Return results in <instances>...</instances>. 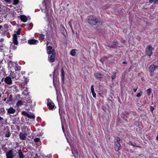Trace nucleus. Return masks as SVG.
I'll use <instances>...</instances> for the list:
<instances>
[{
  "label": "nucleus",
  "mask_w": 158,
  "mask_h": 158,
  "mask_svg": "<svg viewBox=\"0 0 158 158\" xmlns=\"http://www.w3.org/2000/svg\"><path fill=\"white\" fill-rule=\"evenodd\" d=\"M88 22L90 24L96 25L101 23V20L99 17L91 15L88 17Z\"/></svg>",
  "instance_id": "f257e3e1"
},
{
  "label": "nucleus",
  "mask_w": 158,
  "mask_h": 158,
  "mask_svg": "<svg viewBox=\"0 0 158 158\" xmlns=\"http://www.w3.org/2000/svg\"><path fill=\"white\" fill-rule=\"evenodd\" d=\"M10 72V76L7 77L4 79V80L5 82L8 85H11L12 83V82L11 77L13 79L15 78L16 80L18 79L19 77V74H18V76L15 75L17 73H16L14 74L12 71Z\"/></svg>",
  "instance_id": "f03ea898"
},
{
  "label": "nucleus",
  "mask_w": 158,
  "mask_h": 158,
  "mask_svg": "<svg viewBox=\"0 0 158 158\" xmlns=\"http://www.w3.org/2000/svg\"><path fill=\"white\" fill-rule=\"evenodd\" d=\"M21 31V29H19L17 31H16V33L13 35V42L15 45H17L18 44V42L17 41L18 36L17 35H20Z\"/></svg>",
  "instance_id": "7ed1b4c3"
},
{
  "label": "nucleus",
  "mask_w": 158,
  "mask_h": 158,
  "mask_svg": "<svg viewBox=\"0 0 158 158\" xmlns=\"http://www.w3.org/2000/svg\"><path fill=\"white\" fill-rule=\"evenodd\" d=\"M120 139L119 138H117L116 141L115 142L114 148L116 151H118L121 149V146L120 144Z\"/></svg>",
  "instance_id": "20e7f679"
},
{
  "label": "nucleus",
  "mask_w": 158,
  "mask_h": 158,
  "mask_svg": "<svg viewBox=\"0 0 158 158\" xmlns=\"http://www.w3.org/2000/svg\"><path fill=\"white\" fill-rule=\"evenodd\" d=\"M154 50V48L150 45H149L147 47L146 49V53L147 55L150 56L152 55V52Z\"/></svg>",
  "instance_id": "39448f33"
},
{
  "label": "nucleus",
  "mask_w": 158,
  "mask_h": 158,
  "mask_svg": "<svg viewBox=\"0 0 158 158\" xmlns=\"http://www.w3.org/2000/svg\"><path fill=\"white\" fill-rule=\"evenodd\" d=\"M47 53L49 55L52 54L53 53H56L54 49H53L52 47L50 46L47 47Z\"/></svg>",
  "instance_id": "423d86ee"
},
{
  "label": "nucleus",
  "mask_w": 158,
  "mask_h": 158,
  "mask_svg": "<svg viewBox=\"0 0 158 158\" xmlns=\"http://www.w3.org/2000/svg\"><path fill=\"white\" fill-rule=\"evenodd\" d=\"M7 158H13L14 156L13 152L12 150H10L6 153Z\"/></svg>",
  "instance_id": "0eeeda50"
},
{
  "label": "nucleus",
  "mask_w": 158,
  "mask_h": 158,
  "mask_svg": "<svg viewBox=\"0 0 158 158\" xmlns=\"http://www.w3.org/2000/svg\"><path fill=\"white\" fill-rule=\"evenodd\" d=\"M47 105L48 108L50 110H53L55 107L54 103L51 101H48Z\"/></svg>",
  "instance_id": "6e6552de"
},
{
  "label": "nucleus",
  "mask_w": 158,
  "mask_h": 158,
  "mask_svg": "<svg viewBox=\"0 0 158 158\" xmlns=\"http://www.w3.org/2000/svg\"><path fill=\"white\" fill-rule=\"evenodd\" d=\"M56 53H53L48 56V60L50 62H52L55 61Z\"/></svg>",
  "instance_id": "1a4fd4ad"
},
{
  "label": "nucleus",
  "mask_w": 158,
  "mask_h": 158,
  "mask_svg": "<svg viewBox=\"0 0 158 158\" xmlns=\"http://www.w3.org/2000/svg\"><path fill=\"white\" fill-rule=\"evenodd\" d=\"M158 68V66H155V65L153 64L151 65L149 68V70L151 73V75H152L153 74L152 72H153L155 69L156 68Z\"/></svg>",
  "instance_id": "9d476101"
},
{
  "label": "nucleus",
  "mask_w": 158,
  "mask_h": 158,
  "mask_svg": "<svg viewBox=\"0 0 158 158\" xmlns=\"http://www.w3.org/2000/svg\"><path fill=\"white\" fill-rule=\"evenodd\" d=\"M27 136V134L26 133H20L19 134V137L22 140H24L25 139L26 137Z\"/></svg>",
  "instance_id": "9b49d317"
},
{
  "label": "nucleus",
  "mask_w": 158,
  "mask_h": 158,
  "mask_svg": "<svg viewBox=\"0 0 158 158\" xmlns=\"http://www.w3.org/2000/svg\"><path fill=\"white\" fill-rule=\"evenodd\" d=\"M28 42L30 44H35L38 43V40L32 39L28 40Z\"/></svg>",
  "instance_id": "f8f14e48"
},
{
  "label": "nucleus",
  "mask_w": 158,
  "mask_h": 158,
  "mask_svg": "<svg viewBox=\"0 0 158 158\" xmlns=\"http://www.w3.org/2000/svg\"><path fill=\"white\" fill-rule=\"evenodd\" d=\"M7 112L10 114H13L15 113V110L12 107H10L7 110Z\"/></svg>",
  "instance_id": "ddd939ff"
},
{
  "label": "nucleus",
  "mask_w": 158,
  "mask_h": 158,
  "mask_svg": "<svg viewBox=\"0 0 158 158\" xmlns=\"http://www.w3.org/2000/svg\"><path fill=\"white\" fill-rule=\"evenodd\" d=\"M20 19L23 22H26L27 20V17L24 15H21Z\"/></svg>",
  "instance_id": "4468645a"
},
{
  "label": "nucleus",
  "mask_w": 158,
  "mask_h": 158,
  "mask_svg": "<svg viewBox=\"0 0 158 158\" xmlns=\"http://www.w3.org/2000/svg\"><path fill=\"white\" fill-rule=\"evenodd\" d=\"M71 151L74 156H75V158H76V156L75 155V153L78 155V152L74 148H72Z\"/></svg>",
  "instance_id": "2eb2a0df"
},
{
  "label": "nucleus",
  "mask_w": 158,
  "mask_h": 158,
  "mask_svg": "<svg viewBox=\"0 0 158 158\" xmlns=\"http://www.w3.org/2000/svg\"><path fill=\"white\" fill-rule=\"evenodd\" d=\"M61 31L62 34L65 36H66L67 35L66 31L64 27H62L61 28Z\"/></svg>",
  "instance_id": "dca6fc26"
},
{
  "label": "nucleus",
  "mask_w": 158,
  "mask_h": 158,
  "mask_svg": "<svg viewBox=\"0 0 158 158\" xmlns=\"http://www.w3.org/2000/svg\"><path fill=\"white\" fill-rule=\"evenodd\" d=\"M10 135V131L8 130H7L6 131V134L5 135V136L6 137H9Z\"/></svg>",
  "instance_id": "f3484780"
},
{
  "label": "nucleus",
  "mask_w": 158,
  "mask_h": 158,
  "mask_svg": "<svg viewBox=\"0 0 158 158\" xmlns=\"http://www.w3.org/2000/svg\"><path fill=\"white\" fill-rule=\"evenodd\" d=\"M15 64L16 63L15 62H12V61H10L8 63V66L9 67L11 68L13 65Z\"/></svg>",
  "instance_id": "a211bd4d"
},
{
  "label": "nucleus",
  "mask_w": 158,
  "mask_h": 158,
  "mask_svg": "<svg viewBox=\"0 0 158 158\" xmlns=\"http://www.w3.org/2000/svg\"><path fill=\"white\" fill-rule=\"evenodd\" d=\"M95 76L97 78H101L102 77V75L100 73H97L95 74Z\"/></svg>",
  "instance_id": "6ab92c4d"
},
{
  "label": "nucleus",
  "mask_w": 158,
  "mask_h": 158,
  "mask_svg": "<svg viewBox=\"0 0 158 158\" xmlns=\"http://www.w3.org/2000/svg\"><path fill=\"white\" fill-rule=\"evenodd\" d=\"M27 117L30 118L34 119L35 118V116L33 114H28Z\"/></svg>",
  "instance_id": "aec40b11"
},
{
  "label": "nucleus",
  "mask_w": 158,
  "mask_h": 158,
  "mask_svg": "<svg viewBox=\"0 0 158 158\" xmlns=\"http://www.w3.org/2000/svg\"><path fill=\"white\" fill-rule=\"evenodd\" d=\"M24 129H25V130L24 131L26 133L27 132V133H29L31 132L30 129L28 128L27 127H24Z\"/></svg>",
  "instance_id": "412c9836"
},
{
  "label": "nucleus",
  "mask_w": 158,
  "mask_h": 158,
  "mask_svg": "<svg viewBox=\"0 0 158 158\" xmlns=\"http://www.w3.org/2000/svg\"><path fill=\"white\" fill-rule=\"evenodd\" d=\"M75 51L76 50L74 49L72 50L70 52L71 55L73 56H75L76 55Z\"/></svg>",
  "instance_id": "4be33fe9"
},
{
  "label": "nucleus",
  "mask_w": 158,
  "mask_h": 158,
  "mask_svg": "<svg viewBox=\"0 0 158 158\" xmlns=\"http://www.w3.org/2000/svg\"><path fill=\"white\" fill-rule=\"evenodd\" d=\"M44 37V35L43 34H40V36L39 37V39L41 41L42 40Z\"/></svg>",
  "instance_id": "5701e85b"
},
{
  "label": "nucleus",
  "mask_w": 158,
  "mask_h": 158,
  "mask_svg": "<svg viewBox=\"0 0 158 158\" xmlns=\"http://www.w3.org/2000/svg\"><path fill=\"white\" fill-rule=\"evenodd\" d=\"M19 156L20 158H24L23 155V154L22 152L21 151H19Z\"/></svg>",
  "instance_id": "b1692460"
},
{
  "label": "nucleus",
  "mask_w": 158,
  "mask_h": 158,
  "mask_svg": "<svg viewBox=\"0 0 158 158\" xmlns=\"http://www.w3.org/2000/svg\"><path fill=\"white\" fill-rule=\"evenodd\" d=\"M23 102L21 101H18L16 103V105L19 106L22 104Z\"/></svg>",
  "instance_id": "393cba45"
},
{
  "label": "nucleus",
  "mask_w": 158,
  "mask_h": 158,
  "mask_svg": "<svg viewBox=\"0 0 158 158\" xmlns=\"http://www.w3.org/2000/svg\"><path fill=\"white\" fill-rule=\"evenodd\" d=\"M15 70L16 71H19L21 70V68L20 66L16 65L15 67Z\"/></svg>",
  "instance_id": "a878e982"
},
{
  "label": "nucleus",
  "mask_w": 158,
  "mask_h": 158,
  "mask_svg": "<svg viewBox=\"0 0 158 158\" xmlns=\"http://www.w3.org/2000/svg\"><path fill=\"white\" fill-rule=\"evenodd\" d=\"M12 97H13V96L12 95L10 94V96H9V98L8 100V102H11L12 100Z\"/></svg>",
  "instance_id": "bb28decb"
},
{
  "label": "nucleus",
  "mask_w": 158,
  "mask_h": 158,
  "mask_svg": "<svg viewBox=\"0 0 158 158\" xmlns=\"http://www.w3.org/2000/svg\"><path fill=\"white\" fill-rule=\"evenodd\" d=\"M19 0H14L13 4L14 5H16L19 3Z\"/></svg>",
  "instance_id": "cd10ccee"
},
{
  "label": "nucleus",
  "mask_w": 158,
  "mask_h": 158,
  "mask_svg": "<svg viewBox=\"0 0 158 158\" xmlns=\"http://www.w3.org/2000/svg\"><path fill=\"white\" fill-rule=\"evenodd\" d=\"M59 113L60 116L63 115L64 112H62V110L60 108L59 109Z\"/></svg>",
  "instance_id": "c85d7f7f"
},
{
  "label": "nucleus",
  "mask_w": 158,
  "mask_h": 158,
  "mask_svg": "<svg viewBox=\"0 0 158 158\" xmlns=\"http://www.w3.org/2000/svg\"><path fill=\"white\" fill-rule=\"evenodd\" d=\"M94 85H92L91 86V88H90V90L91 92V93L94 92Z\"/></svg>",
  "instance_id": "c756f323"
},
{
  "label": "nucleus",
  "mask_w": 158,
  "mask_h": 158,
  "mask_svg": "<svg viewBox=\"0 0 158 158\" xmlns=\"http://www.w3.org/2000/svg\"><path fill=\"white\" fill-rule=\"evenodd\" d=\"M22 113L23 115L27 117L28 114L25 111H23L22 112Z\"/></svg>",
  "instance_id": "7c9ffc66"
},
{
  "label": "nucleus",
  "mask_w": 158,
  "mask_h": 158,
  "mask_svg": "<svg viewBox=\"0 0 158 158\" xmlns=\"http://www.w3.org/2000/svg\"><path fill=\"white\" fill-rule=\"evenodd\" d=\"M116 78V74L115 73H113V74L111 76V78L112 80L115 79Z\"/></svg>",
  "instance_id": "2f4dec72"
},
{
  "label": "nucleus",
  "mask_w": 158,
  "mask_h": 158,
  "mask_svg": "<svg viewBox=\"0 0 158 158\" xmlns=\"http://www.w3.org/2000/svg\"><path fill=\"white\" fill-rule=\"evenodd\" d=\"M11 87L13 88L14 89H15V91L17 92L18 91V90L17 89V86H16V85H13L11 86Z\"/></svg>",
  "instance_id": "473e14b6"
},
{
  "label": "nucleus",
  "mask_w": 158,
  "mask_h": 158,
  "mask_svg": "<svg viewBox=\"0 0 158 158\" xmlns=\"http://www.w3.org/2000/svg\"><path fill=\"white\" fill-rule=\"evenodd\" d=\"M61 75L62 77V78H64V72L63 69H62L61 70Z\"/></svg>",
  "instance_id": "72a5a7b5"
},
{
  "label": "nucleus",
  "mask_w": 158,
  "mask_h": 158,
  "mask_svg": "<svg viewBox=\"0 0 158 158\" xmlns=\"http://www.w3.org/2000/svg\"><path fill=\"white\" fill-rule=\"evenodd\" d=\"M147 93L148 95H149L151 93V89H149L147 90Z\"/></svg>",
  "instance_id": "f704fd0d"
},
{
  "label": "nucleus",
  "mask_w": 158,
  "mask_h": 158,
  "mask_svg": "<svg viewBox=\"0 0 158 158\" xmlns=\"http://www.w3.org/2000/svg\"><path fill=\"white\" fill-rule=\"evenodd\" d=\"M142 92H140V93L137 94L136 95V97H139L142 95Z\"/></svg>",
  "instance_id": "c9c22d12"
},
{
  "label": "nucleus",
  "mask_w": 158,
  "mask_h": 158,
  "mask_svg": "<svg viewBox=\"0 0 158 158\" xmlns=\"http://www.w3.org/2000/svg\"><path fill=\"white\" fill-rule=\"evenodd\" d=\"M40 139L39 138H36L34 139V141L35 142H38L40 140Z\"/></svg>",
  "instance_id": "e433bc0d"
},
{
  "label": "nucleus",
  "mask_w": 158,
  "mask_h": 158,
  "mask_svg": "<svg viewBox=\"0 0 158 158\" xmlns=\"http://www.w3.org/2000/svg\"><path fill=\"white\" fill-rule=\"evenodd\" d=\"M92 94L93 96V97L94 98H96V94L95 93V92H94V93L92 92Z\"/></svg>",
  "instance_id": "4c0bfd02"
},
{
  "label": "nucleus",
  "mask_w": 158,
  "mask_h": 158,
  "mask_svg": "<svg viewBox=\"0 0 158 158\" xmlns=\"http://www.w3.org/2000/svg\"><path fill=\"white\" fill-rule=\"evenodd\" d=\"M154 4H158V0H155L154 2Z\"/></svg>",
  "instance_id": "58836bf2"
},
{
  "label": "nucleus",
  "mask_w": 158,
  "mask_h": 158,
  "mask_svg": "<svg viewBox=\"0 0 158 158\" xmlns=\"http://www.w3.org/2000/svg\"><path fill=\"white\" fill-rule=\"evenodd\" d=\"M4 1L8 3H10L11 1V0H4Z\"/></svg>",
  "instance_id": "ea45409f"
},
{
  "label": "nucleus",
  "mask_w": 158,
  "mask_h": 158,
  "mask_svg": "<svg viewBox=\"0 0 158 158\" xmlns=\"http://www.w3.org/2000/svg\"><path fill=\"white\" fill-rule=\"evenodd\" d=\"M11 48L14 49L15 50L16 49L17 47L16 46H12L11 47Z\"/></svg>",
  "instance_id": "a19ab883"
},
{
  "label": "nucleus",
  "mask_w": 158,
  "mask_h": 158,
  "mask_svg": "<svg viewBox=\"0 0 158 158\" xmlns=\"http://www.w3.org/2000/svg\"><path fill=\"white\" fill-rule=\"evenodd\" d=\"M154 109V108L152 106H151L150 107V110L151 111H152Z\"/></svg>",
  "instance_id": "79ce46f5"
},
{
  "label": "nucleus",
  "mask_w": 158,
  "mask_h": 158,
  "mask_svg": "<svg viewBox=\"0 0 158 158\" xmlns=\"http://www.w3.org/2000/svg\"><path fill=\"white\" fill-rule=\"evenodd\" d=\"M3 120V118L2 117H0V122H1Z\"/></svg>",
  "instance_id": "37998d69"
},
{
  "label": "nucleus",
  "mask_w": 158,
  "mask_h": 158,
  "mask_svg": "<svg viewBox=\"0 0 158 158\" xmlns=\"http://www.w3.org/2000/svg\"><path fill=\"white\" fill-rule=\"evenodd\" d=\"M153 1V0H149V2L150 3H152Z\"/></svg>",
  "instance_id": "c03bdc74"
},
{
  "label": "nucleus",
  "mask_w": 158,
  "mask_h": 158,
  "mask_svg": "<svg viewBox=\"0 0 158 158\" xmlns=\"http://www.w3.org/2000/svg\"><path fill=\"white\" fill-rule=\"evenodd\" d=\"M114 44H115V45H116V44H118V42L117 41H116L115 42H114Z\"/></svg>",
  "instance_id": "a18cd8bd"
},
{
  "label": "nucleus",
  "mask_w": 158,
  "mask_h": 158,
  "mask_svg": "<svg viewBox=\"0 0 158 158\" xmlns=\"http://www.w3.org/2000/svg\"><path fill=\"white\" fill-rule=\"evenodd\" d=\"M137 88L136 89H133V91H134V92H135L136 90H137Z\"/></svg>",
  "instance_id": "49530a36"
},
{
  "label": "nucleus",
  "mask_w": 158,
  "mask_h": 158,
  "mask_svg": "<svg viewBox=\"0 0 158 158\" xmlns=\"http://www.w3.org/2000/svg\"><path fill=\"white\" fill-rule=\"evenodd\" d=\"M69 26H70V27H71V28H72L71 25V23H70V22H69Z\"/></svg>",
  "instance_id": "de8ad7c7"
},
{
  "label": "nucleus",
  "mask_w": 158,
  "mask_h": 158,
  "mask_svg": "<svg viewBox=\"0 0 158 158\" xmlns=\"http://www.w3.org/2000/svg\"><path fill=\"white\" fill-rule=\"evenodd\" d=\"M2 28V26L1 25H0V30Z\"/></svg>",
  "instance_id": "09e8293b"
},
{
  "label": "nucleus",
  "mask_w": 158,
  "mask_h": 158,
  "mask_svg": "<svg viewBox=\"0 0 158 158\" xmlns=\"http://www.w3.org/2000/svg\"><path fill=\"white\" fill-rule=\"evenodd\" d=\"M123 64H126V63L125 62H123Z\"/></svg>",
  "instance_id": "8fccbe9b"
},
{
  "label": "nucleus",
  "mask_w": 158,
  "mask_h": 158,
  "mask_svg": "<svg viewBox=\"0 0 158 158\" xmlns=\"http://www.w3.org/2000/svg\"><path fill=\"white\" fill-rule=\"evenodd\" d=\"M62 128L63 130H64V127L63 126H62Z\"/></svg>",
  "instance_id": "3c124183"
},
{
  "label": "nucleus",
  "mask_w": 158,
  "mask_h": 158,
  "mask_svg": "<svg viewBox=\"0 0 158 158\" xmlns=\"http://www.w3.org/2000/svg\"><path fill=\"white\" fill-rule=\"evenodd\" d=\"M1 97V94H0V98Z\"/></svg>",
  "instance_id": "603ef678"
},
{
  "label": "nucleus",
  "mask_w": 158,
  "mask_h": 158,
  "mask_svg": "<svg viewBox=\"0 0 158 158\" xmlns=\"http://www.w3.org/2000/svg\"><path fill=\"white\" fill-rule=\"evenodd\" d=\"M3 78H2V80H3Z\"/></svg>",
  "instance_id": "864d4df0"
}]
</instances>
